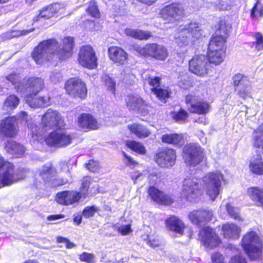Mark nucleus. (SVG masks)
Instances as JSON below:
<instances>
[{"label": "nucleus", "instance_id": "nucleus-1", "mask_svg": "<svg viewBox=\"0 0 263 263\" xmlns=\"http://www.w3.org/2000/svg\"><path fill=\"white\" fill-rule=\"evenodd\" d=\"M215 28V31L209 40L205 57L209 65L217 66L224 61L227 49L226 43L232 26L227 20L221 19Z\"/></svg>", "mask_w": 263, "mask_h": 263}, {"label": "nucleus", "instance_id": "nucleus-2", "mask_svg": "<svg viewBox=\"0 0 263 263\" xmlns=\"http://www.w3.org/2000/svg\"><path fill=\"white\" fill-rule=\"evenodd\" d=\"M203 194V186L201 179L196 176H187L182 182L180 196L192 202L199 199Z\"/></svg>", "mask_w": 263, "mask_h": 263}, {"label": "nucleus", "instance_id": "nucleus-3", "mask_svg": "<svg viewBox=\"0 0 263 263\" xmlns=\"http://www.w3.org/2000/svg\"><path fill=\"white\" fill-rule=\"evenodd\" d=\"M241 243L245 253L252 260H255L261 253L262 243L255 232H249L244 235Z\"/></svg>", "mask_w": 263, "mask_h": 263}, {"label": "nucleus", "instance_id": "nucleus-4", "mask_svg": "<svg viewBox=\"0 0 263 263\" xmlns=\"http://www.w3.org/2000/svg\"><path fill=\"white\" fill-rule=\"evenodd\" d=\"M184 99L187 111L190 114L206 115L211 110L210 102L199 96L189 93L184 96Z\"/></svg>", "mask_w": 263, "mask_h": 263}, {"label": "nucleus", "instance_id": "nucleus-5", "mask_svg": "<svg viewBox=\"0 0 263 263\" xmlns=\"http://www.w3.org/2000/svg\"><path fill=\"white\" fill-rule=\"evenodd\" d=\"M64 88L66 93L73 99L85 100L87 96V88L85 82L78 77H72L66 80Z\"/></svg>", "mask_w": 263, "mask_h": 263}, {"label": "nucleus", "instance_id": "nucleus-6", "mask_svg": "<svg viewBox=\"0 0 263 263\" xmlns=\"http://www.w3.org/2000/svg\"><path fill=\"white\" fill-rule=\"evenodd\" d=\"M183 158L185 163L189 166H196L205 158L204 149L196 143L186 144L182 150Z\"/></svg>", "mask_w": 263, "mask_h": 263}, {"label": "nucleus", "instance_id": "nucleus-7", "mask_svg": "<svg viewBox=\"0 0 263 263\" xmlns=\"http://www.w3.org/2000/svg\"><path fill=\"white\" fill-rule=\"evenodd\" d=\"M160 14L168 24L177 23L185 16L184 7L178 2H173L164 6L160 10Z\"/></svg>", "mask_w": 263, "mask_h": 263}, {"label": "nucleus", "instance_id": "nucleus-8", "mask_svg": "<svg viewBox=\"0 0 263 263\" xmlns=\"http://www.w3.org/2000/svg\"><path fill=\"white\" fill-rule=\"evenodd\" d=\"M136 51L142 57L158 61H164L168 56L167 49L156 43H147L142 47L137 48Z\"/></svg>", "mask_w": 263, "mask_h": 263}, {"label": "nucleus", "instance_id": "nucleus-9", "mask_svg": "<svg viewBox=\"0 0 263 263\" xmlns=\"http://www.w3.org/2000/svg\"><path fill=\"white\" fill-rule=\"evenodd\" d=\"M98 60L96 51L91 45L86 44L80 47L77 61L83 67L90 70L96 69Z\"/></svg>", "mask_w": 263, "mask_h": 263}, {"label": "nucleus", "instance_id": "nucleus-10", "mask_svg": "<svg viewBox=\"0 0 263 263\" xmlns=\"http://www.w3.org/2000/svg\"><path fill=\"white\" fill-rule=\"evenodd\" d=\"M188 69L191 73L203 78L209 76L210 67L205 55L202 54H198L193 55L189 61Z\"/></svg>", "mask_w": 263, "mask_h": 263}, {"label": "nucleus", "instance_id": "nucleus-11", "mask_svg": "<svg viewBox=\"0 0 263 263\" xmlns=\"http://www.w3.org/2000/svg\"><path fill=\"white\" fill-rule=\"evenodd\" d=\"M72 136L65 131L53 130L45 138L46 144L56 148L66 147L72 141Z\"/></svg>", "mask_w": 263, "mask_h": 263}, {"label": "nucleus", "instance_id": "nucleus-12", "mask_svg": "<svg viewBox=\"0 0 263 263\" xmlns=\"http://www.w3.org/2000/svg\"><path fill=\"white\" fill-rule=\"evenodd\" d=\"M58 45L59 43L55 39L43 40L33 48L31 56L36 64H41L45 60H49L46 56L47 51L52 46L58 47Z\"/></svg>", "mask_w": 263, "mask_h": 263}, {"label": "nucleus", "instance_id": "nucleus-13", "mask_svg": "<svg viewBox=\"0 0 263 263\" xmlns=\"http://www.w3.org/2000/svg\"><path fill=\"white\" fill-rule=\"evenodd\" d=\"M199 240L206 248L212 250L218 247L222 241L214 229L209 226L203 227L199 233Z\"/></svg>", "mask_w": 263, "mask_h": 263}, {"label": "nucleus", "instance_id": "nucleus-14", "mask_svg": "<svg viewBox=\"0 0 263 263\" xmlns=\"http://www.w3.org/2000/svg\"><path fill=\"white\" fill-rule=\"evenodd\" d=\"M154 159L160 167H172L176 161V151L171 147H161L155 154Z\"/></svg>", "mask_w": 263, "mask_h": 263}, {"label": "nucleus", "instance_id": "nucleus-15", "mask_svg": "<svg viewBox=\"0 0 263 263\" xmlns=\"http://www.w3.org/2000/svg\"><path fill=\"white\" fill-rule=\"evenodd\" d=\"M205 178L206 193L214 201L220 193L223 175L219 172H212L209 173Z\"/></svg>", "mask_w": 263, "mask_h": 263}, {"label": "nucleus", "instance_id": "nucleus-16", "mask_svg": "<svg viewBox=\"0 0 263 263\" xmlns=\"http://www.w3.org/2000/svg\"><path fill=\"white\" fill-rule=\"evenodd\" d=\"M56 173L57 170L52 163L45 164L42 166V170L40 171L39 176L45 184L51 182V186L55 188L69 183L67 179L63 178H55L51 180L52 174Z\"/></svg>", "mask_w": 263, "mask_h": 263}, {"label": "nucleus", "instance_id": "nucleus-17", "mask_svg": "<svg viewBox=\"0 0 263 263\" xmlns=\"http://www.w3.org/2000/svg\"><path fill=\"white\" fill-rule=\"evenodd\" d=\"M147 193L148 197L158 204L168 206L174 202V199L171 195L165 193L154 185L147 187Z\"/></svg>", "mask_w": 263, "mask_h": 263}, {"label": "nucleus", "instance_id": "nucleus-18", "mask_svg": "<svg viewBox=\"0 0 263 263\" xmlns=\"http://www.w3.org/2000/svg\"><path fill=\"white\" fill-rule=\"evenodd\" d=\"M74 39L70 36H65L62 40V48L56 52L50 53V58L55 59L59 61L65 60L70 57L73 53Z\"/></svg>", "mask_w": 263, "mask_h": 263}, {"label": "nucleus", "instance_id": "nucleus-19", "mask_svg": "<svg viewBox=\"0 0 263 263\" xmlns=\"http://www.w3.org/2000/svg\"><path fill=\"white\" fill-rule=\"evenodd\" d=\"M18 132L17 119L14 116L7 117L0 122V134L8 138H14Z\"/></svg>", "mask_w": 263, "mask_h": 263}, {"label": "nucleus", "instance_id": "nucleus-20", "mask_svg": "<svg viewBox=\"0 0 263 263\" xmlns=\"http://www.w3.org/2000/svg\"><path fill=\"white\" fill-rule=\"evenodd\" d=\"M213 214L211 210L199 209L194 210L189 213L188 218L193 224L201 227L210 221L213 218Z\"/></svg>", "mask_w": 263, "mask_h": 263}, {"label": "nucleus", "instance_id": "nucleus-21", "mask_svg": "<svg viewBox=\"0 0 263 263\" xmlns=\"http://www.w3.org/2000/svg\"><path fill=\"white\" fill-rule=\"evenodd\" d=\"M42 123L45 127L61 128L64 125V120L58 111L49 108L43 116Z\"/></svg>", "mask_w": 263, "mask_h": 263}, {"label": "nucleus", "instance_id": "nucleus-22", "mask_svg": "<svg viewBox=\"0 0 263 263\" xmlns=\"http://www.w3.org/2000/svg\"><path fill=\"white\" fill-rule=\"evenodd\" d=\"M76 123L80 130L83 132L96 130L99 129L97 119L90 113H82L77 118Z\"/></svg>", "mask_w": 263, "mask_h": 263}, {"label": "nucleus", "instance_id": "nucleus-23", "mask_svg": "<svg viewBox=\"0 0 263 263\" xmlns=\"http://www.w3.org/2000/svg\"><path fill=\"white\" fill-rule=\"evenodd\" d=\"M125 101L127 107L129 110H137L138 113L143 116H145L148 113V110L146 108L147 104L142 98L129 94L126 96Z\"/></svg>", "mask_w": 263, "mask_h": 263}, {"label": "nucleus", "instance_id": "nucleus-24", "mask_svg": "<svg viewBox=\"0 0 263 263\" xmlns=\"http://www.w3.org/2000/svg\"><path fill=\"white\" fill-rule=\"evenodd\" d=\"M108 56L110 60L117 66H122L127 63L128 54L122 47L112 46L108 48Z\"/></svg>", "mask_w": 263, "mask_h": 263}, {"label": "nucleus", "instance_id": "nucleus-25", "mask_svg": "<svg viewBox=\"0 0 263 263\" xmlns=\"http://www.w3.org/2000/svg\"><path fill=\"white\" fill-rule=\"evenodd\" d=\"M81 193L74 190L63 191L58 192L55 196V200L60 204L70 205L79 202L82 198Z\"/></svg>", "mask_w": 263, "mask_h": 263}, {"label": "nucleus", "instance_id": "nucleus-26", "mask_svg": "<svg viewBox=\"0 0 263 263\" xmlns=\"http://www.w3.org/2000/svg\"><path fill=\"white\" fill-rule=\"evenodd\" d=\"M166 227L171 232L183 235L186 227L178 217L171 215L165 220Z\"/></svg>", "mask_w": 263, "mask_h": 263}, {"label": "nucleus", "instance_id": "nucleus-27", "mask_svg": "<svg viewBox=\"0 0 263 263\" xmlns=\"http://www.w3.org/2000/svg\"><path fill=\"white\" fill-rule=\"evenodd\" d=\"M5 149L13 158H20L25 157L26 147L20 143L14 140H8L5 144Z\"/></svg>", "mask_w": 263, "mask_h": 263}, {"label": "nucleus", "instance_id": "nucleus-28", "mask_svg": "<svg viewBox=\"0 0 263 263\" xmlns=\"http://www.w3.org/2000/svg\"><path fill=\"white\" fill-rule=\"evenodd\" d=\"M39 92L33 91L26 97V102L32 108L45 107L49 105L50 98L48 96L37 97Z\"/></svg>", "mask_w": 263, "mask_h": 263}, {"label": "nucleus", "instance_id": "nucleus-29", "mask_svg": "<svg viewBox=\"0 0 263 263\" xmlns=\"http://www.w3.org/2000/svg\"><path fill=\"white\" fill-rule=\"evenodd\" d=\"M127 129L131 134H134L139 139L148 138L152 134L151 130L146 125L140 123H134L128 125Z\"/></svg>", "mask_w": 263, "mask_h": 263}, {"label": "nucleus", "instance_id": "nucleus-30", "mask_svg": "<svg viewBox=\"0 0 263 263\" xmlns=\"http://www.w3.org/2000/svg\"><path fill=\"white\" fill-rule=\"evenodd\" d=\"M15 180V166L11 163L6 170L0 175V183L3 186L12 184Z\"/></svg>", "mask_w": 263, "mask_h": 263}, {"label": "nucleus", "instance_id": "nucleus-31", "mask_svg": "<svg viewBox=\"0 0 263 263\" xmlns=\"http://www.w3.org/2000/svg\"><path fill=\"white\" fill-rule=\"evenodd\" d=\"M179 31H184L194 39H198L201 36V29L199 23L196 22H191L185 26L180 25Z\"/></svg>", "mask_w": 263, "mask_h": 263}, {"label": "nucleus", "instance_id": "nucleus-32", "mask_svg": "<svg viewBox=\"0 0 263 263\" xmlns=\"http://www.w3.org/2000/svg\"><path fill=\"white\" fill-rule=\"evenodd\" d=\"M124 33L128 37L139 41H147L153 36L152 32L149 31L130 28H125Z\"/></svg>", "mask_w": 263, "mask_h": 263}, {"label": "nucleus", "instance_id": "nucleus-33", "mask_svg": "<svg viewBox=\"0 0 263 263\" xmlns=\"http://www.w3.org/2000/svg\"><path fill=\"white\" fill-rule=\"evenodd\" d=\"M247 194L256 206L263 208V188L258 186L249 187Z\"/></svg>", "mask_w": 263, "mask_h": 263}, {"label": "nucleus", "instance_id": "nucleus-34", "mask_svg": "<svg viewBox=\"0 0 263 263\" xmlns=\"http://www.w3.org/2000/svg\"><path fill=\"white\" fill-rule=\"evenodd\" d=\"M223 236L228 238L237 239L240 232V228L233 223H226L221 228Z\"/></svg>", "mask_w": 263, "mask_h": 263}, {"label": "nucleus", "instance_id": "nucleus-35", "mask_svg": "<svg viewBox=\"0 0 263 263\" xmlns=\"http://www.w3.org/2000/svg\"><path fill=\"white\" fill-rule=\"evenodd\" d=\"M183 138L181 134L177 133L165 134L162 135L161 140L163 143L180 146L182 144Z\"/></svg>", "mask_w": 263, "mask_h": 263}, {"label": "nucleus", "instance_id": "nucleus-36", "mask_svg": "<svg viewBox=\"0 0 263 263\" xmlns=\"http://www.w3.org/2000/svg\"><path fill=\"white\" fill-rule=\"evenodd\" d=\"M125 146L134 153L139 155H145L147 150L141 142L134 140H127L125 142Z\"/></svg>", "mask_w": 263, "mask_h": 263}, {"label": "nucleus", "instance_id": "nucleus-37", "mask_svg": "<svg viewBox=\"0 0 263 263\" xmlns=\"http://www.w3.org/2000/svg\"><path fill=\"white\" fill-rule=\"evenodd\" d=\"M249 168L253 174L263 175V161L260 155H257L250 163Z\"/></svg>", "mask_w": 263, "mask_h": 263}, {"label": "nucleus", "instance_id": "nucleus-38", "mask_svg": "<svg viewBox=\"0 0 263 263\" xmlns=\"http://www.w3.org/2000/svg\"><path fill=\"white\" fill-rule=\"evenodd\" d=\"M57 11L52 6H48L44 8L38 15L35 16L33 21L36 22L39 21L40 18L48 19L53 16Z\"/></svg>", "mask_w": 263, "mask_h": 263}, {"label": "nucleus", "instance_id": "nucleus-39", "mask_svg": "<svg viewBox=\"0 0 263 263\" xmlns=\"http://www.w3.org/2000/svg\"><path fill=\"white\" fill-rule=\"evenodd\" d=\"M152 93L155 95L159 100L166 103L167 99L171 98L172 91L168 87L163 88L160 86Z\"/></svg>", "mask_w": 263, "mask_h": 263}, {"label": "nucleus", "instance_id": "nucleus-40", "mask_svg": "<svg viewBox=\"0 0 263 263\" xmlns=\"http://www.w3.org/2000/svg\"><path fill=\"white\" fill-rule=\"evenodd\" d=\"M172 118L176 122L185 123L187 121L189 112L182 108H180L177 111H172Z\"/></svg>", "mask_w": 263, "mask_h": 263}, {"label": "nucleus", "instance_id": "nucleus-41", "mask_svg": "<svg viewBox=\"0 0 263 263\" xmlns=\"http://www.w3.org/2000/svg\"><path fill=\"white\" fill-rule=\"evenodd\" d=\"M87 15L95 19H99L101 17V13L95 1L89 2L88 6L85 10Z\"/></svg>", "mask_w": 263, "mask_h": 263}, {"label": "nucleus", "instance_id": "nucleus-42", "mask_svg": "<svg viewBox=\"0 0 263 263\" xmlns=\"http://www.w3.org/2000/svg\"><path fill=\"white\" fill-rule=\"evenodd\" d=\"M185 33L184 31H179V27L177 28L174 39V41L177 46L183 47L188 45L189 37L185 35Z\"/></svg>", "mask_w": 263, "mask_h": 263}, {"label": "nucleus", "instance_id": "nucleus-43", "mask_svg": "<svg viewBox=\"0 0 263 263\" xmlns=\"http://www.w3.org/2000/svg\"><path fill=\"white\" fill-rule=\"evenodd\" d=\"M91 182V180L90 176H85L83 177L80 191H79L81 194V198H85L87 197Z\"/></svg>", "mask_w": 263, "mask_h": 263}, {"label": "nucleus", "instance_id": "nucleus-44", "mask_svg": "<svg viewBox=\"0 0 263 263\" xmlns=\"http://www.w3.org/2000/svg\"><path fill=\"white\" fill-rule=\"evenodd\" d=\"M20 102V99L16 95H10L5 99L4 106L10 109H14L18 105Z\"/></svg>", "mask_w": 263, "mask_h": 263}, {"label": "nucleus", "instance_id": "nucleus-45", "mask_svg": "<svg viewBox=\"0 0 263 263\" xmlns=\"http://www.w3.org/2000/svg\"><path fill=\"white\" fill-rule=\"evenodd\" d=\"M253 37L255 39L252 43V47L254 48V50L258 52L263 50V35L260 32H255Z\"/></svg>", "mask_w": 263, "mask_h": 263}, {"label": "nucleus", "instance_id": "nucleus-46", "mask_svg": "<svg viewBox=\"0 0 263 263\" xmlns=\"http://www.w3.org/2000/svg\"><path fill=\"white\" fill-rule=\"evenodd\" d=\"M250 17L251 18L263 17V5L259 0H256V3L251 9Z\"/></svg>", "mask_w": 263, "mask_h": 263}, {"label": "nucleus", "instance_id": "nucleus-47", "mask_svg": "<svg viewBox=\"0 0 263 263\" xmlns=\"http://www.w3.org/2000/svg\"><path fill=\"white\" fill-rule=\"evenodd\" d=\"M145 80L147 81L148 85L151 87L150 90L151 92H154L155 89H157L158 88L161 86V78L160 77L148 76L146 78Z\"/></svg>", "mask_w": 263, "mask_h": 263}, {"label": "nucleus", "instance_id": "nucleus-48", "mask_svg": "<svg viewBox=\"0 0 263 263\" xmlns=\"http://www.w3.org/2000/svg\"><path fill=\"white\" fill-rule=\"evenodd\" d=\"M102 79L107 90L115 95L116 93V82L114 79L108 75H105Z\"/></svg>", "mask_w": 263, "mask_h": 263}, {"label": "nucleus", "instance_id": "nucleus-49", "mask_svg": "<svg viewBox=\"0 0 263 263\" xmlns=\"http://www.w3.org/2000/svg\"><path fill=\"white\" fill-rule=\"evenodd\" d=\"M226 207L228 214L232 218L239 221H242L243 220L239 213V208L232 206L230 203H227L226 205Z\"/></svg>", "mask_w": 263, "mask_h": 263}, {"label": "nucleus", "instance_id": "nucleus-50", "mask_svg": "<svg viewBox=\"0 0 263 263\" xmlns=\"http://www.w3.org/2000/svg\"><path fill=\"white\" fill-rule=\"evenodd\" d=\"M29 85L32 88H35L33 91L40 92L43 88L44 85L43 80L40 78H32L28 80Z\"/></svg>", "mask_w": 263, "mask_h": 263}, {"label": "nucleus", "instance_id": "nucleus-51", "mask_svg": "<svg viewBox=\"0 0 263 263\" xmlns=\"http://www.w3.org/2000/svg\"><path fill=\"white\" fill-rule=\"evenodd\" d=\"M85 168L92 173L97 172L100 168L99 162L93 159L89 160L85 164Z\"/></svg>", "mask_w": 263, "mask_h": 263}, {"label": "nucleus", "instance_id": "nucleus-52", "mask_svg": "<svg viewBox=\"0 0 263 263\" xmlns=\"http://www.w3.org/2000/svg\"><path fill=\"white\" fill-rule=\"evenodd\" d=\"M145 241L148 246L153 248L158 247L161 245V241L158 237L154 235H147Z\"/></svg>", "mask_w": 263, "mask_h": 263}, {"label": "nucleus", "instance_id": "nucleus-53", "mask_svg": "<svg viewBox=\"0 0 263 263\" xmlns=\"http://www.w3.org/2000/svg\"><path fill=\"white\" fill-rule=\"evenodd\" d=\"M79 259L81 262L87 263H96V257L92 253L86 252H82L79 256Z\"/></svg>", "mask_w": 263, "mask_h": 263}, {"label": "nucleus", "instance_id": "nucleus-54", "mask_svg": "<svg viewBox=\"0 0 263 263\" xmlns=\"http://www.w3.org/2000/svg\"><path fill=\"white\" fill-rule=\"evenodd\" d=\"M257 131L259 135L255 137L254 145L256 147L263 146V123L259 126Z\"/></svg>", "mask_w": 263, "mask_h": 263}, {"label": "nucleus", "instance_id": "nucleus-55", "mask_svg": "<svg viewBox=\"0 0 263 263\" xmlns=\"http://www.w3.org/2000/svg\"><path fill=\"white\" fill-rule=\"evenodd\" d=\"M98 211V209L95 205L86 206L82 211L83 216L86 218L93 217L95 213Z\"/></svg>", "mask_w": 263, "mask_h": 263}, {"label": "nucleus", "instance_id": "nucleus-56", "mask_svg": "<svg viewBox=\"0 0 263 263\" xmlns=\"http://www.w3.org/2000/svg\"><path fill=\"white\" fill-rule=\"evenodd\" d=\"M212 263H226L224 257L219 252H214L211 255Z\"/></svg>", "mask_w": 263, "mask_h": 263}, {"label": "nucleus", "instance_id": "nucleus-57", "mask_svg": "<svg viewBox=\"0 0 263 263\" xmlns=\"http://www.w3.org/2000/svg\"><path fill=\"white\" fill-rule=\"evenodd\" d=\"M123 156L126 159V165L128 166L135 167L139 165L138 162L136 161L130 156L128 155L125 152L122 153Z\"/></svg>", "mask_w": 263, "mask_h": 263}, {"label": "nucleus", "instance_id": "nucleus-58", "mask_svg": "<svg viewBox=\"0 0 263 263\" xmlns=\"http://www.w3.org/2000/svg\"><path fill=\"white\" fill-rule=\"evenodd\" d=\"M229 263H247V261L242 255L236 254L230 258Z\"/></svg>", "mask_w": 263, "mask_h": 263}, {"label": "nucleus", "instance_id": "nucleus-59", "mask_svg": "<svg viewBox=\"0 0 263 263\" xmlns=\"http://www.w3.org/2000/svg\"><path fill=\"white\" fill-rule=\"evenodd\" d=\"M34 29L31 30H12L11 32V34L10 35V37L11 38L13 37H17L20 36L25 35L29 32L32 31Z\"/></svg>", "mask_w": 263, "mask_h": 263}, {"label": "nucleus", "instance_id": "nucleus-60", "mask_svg": "<svg viewBox=\"0 0 263 263\" xmlns=\"http://www.w3.org/2000/svg\"><path fill=\"white\" fill-rule=\"evenodd\" d=\"M132 231L131 226L130 224L121 226L118 229V232H119L122 236H125L128 234L132 232Z\"/></svg>", "mask_w": 263, "mask_h": 263}, {"label": "nucleus", "instance_id": "nucleus-61", "mask_svg": "<svg viewBox=\"0 0 263 263\" xmlns=\"http://www.w3.org/2000/svg\"><path fill=\"white\" fill-rule=\"evenodd\" d=\"M244 77L239 74H235L233 77V84L235 87L238 86L241 84V82L243 80Z\"/></svg>", "mask_w": 263, "mask_h": 263}, {"label": "nucleus", "instance_id": "nucleus-62", "mask_svg": "<svg viewBox=\"0 0 263 263\" xmlns=\"http://www.w3.org/2000/svg\"><path fill=\"white\" fill-rule=\"evenodd\" d=\"M6 79L15 85L18 81V75L15 73H10L6 77Z\"/></svg>", "mask_w": 263, "mask_h": 263}, {"label": "nucleus", "instance_id": "nucleus-63", "mask_svg": "<svg viewBox=\"0 0 263 263\" xmlns=\"http://www.w3.org/2000/svg\"><path fill=\"white\" fill-rule=\"evenodd\" d=\"M148 183L152 184H157L159 179L157 174H151L148 176Z\"/></svg>", "mask_w": 263, "mask_h": 263}, {"label": "nucleus", "instance_id": "nucleus-64", "mask_svg": "<svg viewBox=\"0 0 263 263\" xmlns=\"http://www.w3.org/2000/svg\"><path fill=\"white\" fill-rule=\"evenodd\" d=\"M11 163V162L6 160L4 157L0 156V170L3 168L7 167Z\"/></svg>", "mask_w": 263, "mask_h": 263}]
</instances>
